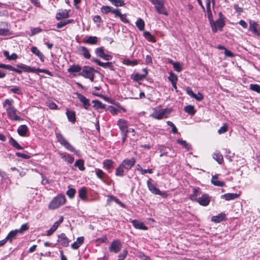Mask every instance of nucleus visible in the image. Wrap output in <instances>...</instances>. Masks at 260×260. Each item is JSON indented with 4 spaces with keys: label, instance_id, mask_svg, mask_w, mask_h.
<instances>
[{
    "label": "nucleus",
    "instance_id": "1",
    "mask_svg": "<svg viewBox=\"0 0 260 260\" xmlns=\"http://www.w3.org/2000/svg\"><path fill=\"white\" fill-rule=\"evenodd\" d=\"M56 137L60 145L64 147L68 150L74 152L77 155H80V152L76 150L75 148L66 140L62 134L60 133H56Z\"/></svg>",
    "mask_w": 260,
    "mask_h": 260
},
{
    "label": "nucleus",
    "instance_id": "2",
    "mask_svg": "<svg viewBox=\"0 0 260 260\" xmlns=\"http://www.w3.org/2000/svg\"><path fill=\"white\" fill-rule=\"evenodd\" d=\"M66 201L65 196L60 194L54 197L50 202L48 205V208L50 209H56L60 206L63 205Z\"/></svg>",
    "mask_w": 260,
    "mask_h": 260
},
{
    "label": "nucleus",
    "instance_id": "3",
    "mask_svg": "<svg viewBox=\"0 0 260 260\" xmlns=\"http://www.w3.org/2000/svg\"><path fill=\"white\" fill-rule=\"evenodd\" d=\"M154 6L157 12L160 14L167 16L168 13L165 7V0H149Z\"/></svg>",
    "mask_w": 260,
    "mask_h": 260
},
{
    "label": "nucleus",
    "instance_id": "4",
    "mask_svg": "<svg viewBox=\"0 0 260 260\" xmlns=\"http://www.w3.org/2000/svg\"><path fill=\"white\" fill-rule=\"evenodd\" d=\"M169 113L170 112L168 111L167 109L154 108V112L150 115V116L156 119H161L164 118H167Z\"/></svg>",
    "mask_w": 260,
    "mask_h": 260
},
{
    "label": "nucleus",
    "instance_id": "5",
    "mask_svg": "<svg viewBox=\"0 0 260 260\" xmlns=\"http://www.w3.org/2000/svg\"><path fill=\"white\" fill-rule=\"evenodd\" d=\"M95 72L93 68L89 66H84L82 69V71L79 73V75L82 76L84 78L89 79L90 80L93 81L94 78Z\"/></svg>",
    "mask_w": 260,
    "mask_h": 260
},
{
    "label": "nucleus",
    "instance_id": "6",
    "mask_svg": "<svg viewBox=\"0 0 260 260\" xmlns=\"http://www.w3.org/2000/svg\"><path fill=\"white\" fill-rule=\"evenodd\" d=\"M151 179H149L147 181V184L149 190L154 194L160 196L163 198H166L167 197V193L161 192L156 187L155 185L151 183Z\"/></svg>",
    "mask_w": 260,
    "mask_h": 260
},
{
    "label": "nucleus",
    "instance_id": "7",
    "mask_svg": "<svg viewBox=\"0 0 260 260\" xmlns=\"http://www.w3.org/2000/svg\"><path fill=\"white\" fill-rule=\"evenodd\" d=\"M122 248L121 242L119 240H115L111 242L109 247V250L110 252L117 253Z\"/></svg>",
    "mask_w": 260,
    "mask_h": 260
},
{
    "label": "nucleus",
    "instance_id": "8",
    "mask_svg": "<svg viewBox=\"0 0 260 260\" xmlns=\"http://www.w3.org/2000/svg\"><path fill=\"white\" fill-rule=\"evenodd\" d=\"M210 24L212 31L215 33L217 31L218 29L222 30L225 23L223 20L217 19L215 21L213 20V22H211Z\"/></svg>",
    "mask_w": 260,
    "mask_h": 260
},
{
    "label": "nucleus",
    "instance_id": "9",
    "mask_svg": "<svg viewBox=\"0 0 260 260\" xmlns=\"http://www.w3.org/2000/svg\"><path fill=\"white\" fill-rule=\"evenodd\" d=\"M17 109L14 107L6 110L9 118L13 121H20L22 119L17 115Z\"/></svg>",
    "mask_w": 260,
    "mask_h": 260
},
{
    "label": "nucleus",
    "instance_id": "10",
    "mask_svg": "<svg viewBox=\"0 0 260 260\" xmlns=\"http://www.w3.org/2000/svg\"><path fill=\"white\" fill-rule=\"evenodd\" d=\"M249 29L254 35L260 37V25L256 22L250 20Z\"/></svg>",
    "mask_w": 260,
    "mask_h": 260
},
{
    "label": "nucleus",
    "instance_id": "11",
    "mask_svg": "<svg viewBox=\"0 0 260 260\" xmlns=\"http://www.w3.org/2000/svg\"><path fill=\"white\" fill-rule=\"evenodd\" d=\"M91 61L96 63L97 64H98L99 66L102 67L104 68H108L111 71L115 70V68H114L112 62H103L101 61L100 60L96 58H92Z\"/></svg>",
    "mask_w": 260,
    "mask_h": 260
},
{
    "label": "nucleus",
    "instance_id": "12",
    "mask_svg": "<svg viewBox=\"0 0 260 260\" xmlns=\"http://www.w3.org/2000/svg\"><path fill=\"white\" fill-rule=\"evenodd\" d=\"M136 159L134 157H132L131 159H124L121 165L123 166L126 170H130L135 164Z\"/></svg>",
    "mask_w": 260,
    "mask_h": 260
},
{
    "label": "nucleus",
    "instance_id": "13",
    "mask_svg": "<svg viewBox=\"0 0 260 260\" xmlns=\"http://www.w3.org/2000/svg\"><path fill=\"white\" fill-rule=\"evenodd\" d=\"M57 242H59L63 247H68L69 245L70 240L66 236L64 233H61L58 236Z\"/></svg>",
    "mask_w": 260,
    "mask_h": 260
},
{
    "label": "nucleus",
    "instance_id": "14",
    "mask_svg": "<svg viewBox=\"0 0 260 260\" xmlns=\"http://www.w3.org/2000/svg\"><path fill=\"white\" fill-rule=\"evenodd\" d=\"M75 94L79 101L83 104L84 108L87 110L90 106L89 100L80 93L76 92Z\"/></svg>",
    "mask_w": 260,
    "mask_h": 260
},
{
    "label": "nucleus",
    "instance_id": "15",
    "mask_svg": "<svg viewBox=\"0 0 260 260\" xmlns=\"http://www.w3.org/2000/svg\"><path fill=\"white\" fill-rule=\"evenodd\" d=\"M196 202L203 206H207L210 203V198L208 194H203L201 197L198 199Z\"/></svg>",
    "mask_w": 260,
    "mask_h": 260
},
{
    "label": "nucleus",
    "instance_id": "16",
    "mask_svg": "<svg viewBox=\"0 0 260 260\" xmlns=\"http://www.w3.org/2000/svg\"><path fill=\"white\" fill-rule=\"evenodd\" d=\"M117 125L121 133L128 132V130L127 129V122L126 120L122 119H119L117 121Z\"/></svg>",
    "mask_w": 260,
    "mask_h": 260
},
{
    "label": "nucleus",
    "instance_id": "17",
    "mask_svg": "<svg viewBox=\"0 0 260 260\" xmlns=\"http://www.w3.org/2000/svg\"><path fill=\"white\" fill-rule=\"evenodd\" d=\"M19 233L17 232L16 230L11 231L5 238V239H3L5 241V244L7 242V241H9L10 243H12L13 240L16 238L17 234Z\"/></svg>",
    "mask_w": 260,
    "mask_h": 260
},
{
    "label": "nucleus",
    "instance_id": "18",
    "mask_svg": "<svg viewBox=\"0 0 260 260\" xmlns=\"http://www.w3.org/2000/svg\"><path fill=\"white\" fill-rule=\"evenodd\" d=\"M239 197V194L234 193H228L221 196V199H224L226 201L233 200L238 199Z\"/></svg>",
    "mask_w": 260,
    "mask_h": 260
},
{
    "label": "nucleus",
    "instance_id": "19",
    "mask_svg": "<svg viewBox=\"0 0 260 260\" xmlns=\"http://www.w3.org/2000/svg\"><path fill=\"white\" fill-rule=\"evenodd\" d=\"M132 223L134 227L137 229L147 230V227L143 223L138 220H133Z\"/></svg>",
    "mask_w": 260,
    "mask_h": 260
},
{
    "label": "nucleus",
    "instance_id": "20",
    "mask_svg": "<svg viewBox=\"0 0 260 260\" xmlns=\"http://www.w3.org/2000/svg\"><path fill=\"white\" fill-rule=\"evenodd\" d=\"M201 193V189L199 187L193 188L192 194L189 196V198L193 202H196L198 198V196Z\"/></svg>",
    "mask_w": 260,
    "mask_h": 260
},
{
    "label": "nucleus",
    "instance_id": "21",
    "mask_svg": "<svg viewBox=\"0 0 260 260\" xmlns=\"http://www.w3.org/2000/svg\"><path fill=\"white\" fill-rule=\"evenodd\" d=\"M31 51L37 55L40 59L42 62L44 61L45 57L44 54L40 52V51L38 49L37 47H32L31 48Z\"/></svg>",
    "mask_w": 260,
    "mask_h": 260
},
{
    "label": "nucleus",
    "instance_id": "22",
    "mask_svg": "<svg viewBox=\"0 0 260 260\" xmlns=\"http://www.w3.org/2000/svg\"><path fill=\"white\" fill-rule=\"evenodd\" d=\"M211 183L215 186L223 187L225 185L224 182L218 180V175H215L212 176L211 179Z\"/></svg>",
    "mask_w": 260,
    "mask_h": 260
},
{
    "label": "nucleus",
    "instance_id": "23",
    "mask_svg": "<svg viewBox=\"0 0 260 260\" xmlns=\"http://www.w3.org/2000/svg\"><path fill=\"white\" fill-rule=\"evenodd\" d=\"M69 17L68 12L66 10H62L57 12L56 15L57 20H59L63 18H67Z\"/></svg>",
    "mask_w": 260,
    "mask_h": 260
},
{
    "label": "nucleus",
    "instance_id": "24",
    "mask_svg": "<svg viewBox=\"0 0 260 260\" xmlns=\"http://www.w3.org/2000/svg\"><path fill=\"white\" fill-rule=\"evenodd\" d=\"M61 157L69 164H72L74 161V158L70 154L63 152L60 154Z\"/></svg>",
    "mask_w": 260,
    "mask_h": 260
},
{
    "label": "nucleus",
    "instance_id": "25",
    "mask_svg": "<svg viewBox=\"0 0 260 260\" xmlns=\"http://www.w3.org/2000/svg\"><path fill=\"white\" fill-rule=\"evenodd\" d=\"M84 238L83 237H78L75 242L71 245V247L73 249H78L84 242Z\"/></svg>",
    "mask_w": 260,
    "mask_h": 260
},
{
    "label": "nucleus",
    "instance_id": "26",
    "mask_svg": "<svg viewBox=\"0 0 260 260\" xmlns=\"http://www.w3.org/2000/svg\"><path fill=\"white\" fill-rule=\"evenodd\" d=\"M17 68L22 69L24 72L27 73H35V68H31L29 66H26L24 64H18L17 66Z\"/></svg>",
    "mask_w": 260,
    "mask_h": 260
},
{
    "label": "nucleus",
    "instance_id": "27",
    "mask_svg": "<svg viewBox=\"0 0 260 260\" xmlns=\"http://www.w3.org/2000/svg\"><path fill=\"white\" fill-rule=\"evenodd\" d=\"M225 216V214L224 213H220L218 215L212 216L211 221L215 223H219L224 219Z\"/></svg>",
    "mask_w": 260,
    "mask_h": 260
},
{
    "label": "nucleus",
    "instance_id": "28",
    "mask_svg": "<svg viewBox=\"0 0 260 260\" xmlns=\"http://www.w3.org/2000/svg\"><path fill=\"white\" fill-rule=\"evenodd\" d=\"M66 114L69 121L74 123L76 122V115L75 112L67 110Z\"/></svg>",
    "mask_w": 260,
    "mask_h": 260
},
{
    "label": "nucleus",
    "instance_id": "29",
    "mask_svg": "<svg viewBox=\"0 0 260 260\" xmlns=\"http://www.w3.org/2000/svg\"><path fill=\"white\" fill-rule=\"evenodd\" d=\"M87 193V190L84 187H82L78 190L79 197L83 201H85L86 199Z\"/></svg>",
    "mask_w": 260,
    "mask_h": 260
},
{
    "label": "nucleus",
    "instance_id": "30",
    "mask_svg": "<svg viewBox=\"0 0 260 260\" xmlns=\"http://www.w3.org/2000/svg\"><path fill=\"white\" fill-rule=\"evenodd\" d=\"M79 51L85 58L89 59L90 58V54L86 47L81 46L79 48Z\"/></svg>",
    "mask_w": 260,
    "mask_h": 260
},
{
    "label": "nucleus",
    "instance_id": "31",
    "mask_svg": "<svg viewBox=\"0 0 260 260\" xmlns=\"http://www.w3.org/2000/svg\"><path fill=\"white\" fill-rule=\"evenodd\" d=\"M28 131L27 126L24 124L20 125L17 129V132L19 136H25Z\"/></svg>",
    "mask_w": 260,
    "mask_h": 260
},
{
    "label": "nucleus",
    "instance_id": "32",
    "mask_svg": "<svg viewBox=\"0 0 260 260\" xmlns=\"http://www.w3.org/2000/svg\"><path fill=\"white\" fill-rule=\"evenodd\" d=\"M82 70L81 67L79 65L73 64L70 66V67L68 69V72L69 73H80Z\"/></svg>",
    "mask_w": 260,
    "mask_h": 260
},
{
    "label": "nucleus",
    "instance_id": "33",
    "mask_svg": "<svg viewBox=\"0 0 260 260\" xmlns=\"http://www.w3.org/2000/svg\"><path fill=\"white\" fill-rule=\"evenodd\" d=\"M13 100L7 99L5 100L3 105L4 107H6V110H7L14 107L13 105Z\"/></svg>",
    "mask_w": 260,
    "mask_h": 260
},
{
    "label": "nucleus",
    "instance_id": "34",
    "mask_svg": "<svg viewBox=\"0 0 260 260\" xmlns=\"http://www.w3.org/2000/svg\"><path fill=\"white\" fill-rule=\"evenodd\" d=\"M177 142L181 145L185 149H186L187 151L191 150L192 149L191 145L187 143L185 140L178 139L177 140Z\"/></svg>",
    "mask_w": 260,
    "mask_h": 260
},
{
    "label": "nucleus",
    "instance_id": "35",
    "mask_svg": "<svg viewBox=\"0 0 260 260\" xmlns=\"http://www.w3.org/2000/svg\"><path fill=\"white\" fill-rule=\"evenodd\" d=\"M10 145L18 150H23V148L21 146L19 143L12 137H11L9 141Z\"/></svg>",
    "mask_w": 260,
    "mask_h": 260
},
{
    "label": "nucleus",
    "instance_id": "36",
    "mask_svg": "<svg viewBox=\"0 0 260 260\" xmlns=\"http://www.w3.org/2000/svg\"><path fill=\"white\" fill-rule=\"evenodd\" d=\"M98 38L95 36H90L87 40H84L83 42L86 44L94 45L98 42Z\"/></svg>",
    "mask_w": 260,
    "mask_h": 260
},
{
    "label": "nucleus",
    "instance_id": "37",
    "mask_svg": "<svg viewBox=\"0 0 260 260\" xmlns=\"http://www.w3.org/2000/svg\"><path fill=\"white\" fill-rule=\"evenodd\" d=\"M213 158L219 164H221L223 162V160L222 155L219 152H214L213 154Z\"/></svg>",
    "mask_w": 260,
    "mask_h": 260
},
{
    "label": "nucleus",
    "instance_id": "38",
    "mask_svg": "<svg viewBox=\"0 0 260 260\" xmlns=\"http://www.w3.org/2000/svg\"><path fill=\"white\" fill-rule=\"evenodd\" d=\"M74 166L78 167L80 171H84L85 170L84 162L83 159H78L76 161Z\"/></svg>",
    "mask_w": 260,
    "mask_h": 260
},
{
    "label": "nucleus",
    "instance_id": "39",
    "mask_svg": "<svg viewBox=\"0 0 260 260\" xmlns=\"http://www.w3.org/2000/svg\"><path fill=\"white\" fill-rule=\"evenodd\" d=\"M136 26L140 31H143L144 29L145 23L143 19L139 18L136 22Z\"/></svg>",
    "mask_w": 260,
    "mask_h": 260
},
{
    "label": "nucleus",
    "instance_id": "40",
    "mask_svg": "<svg viewBox=\"0 0 260 260\" xmlns=\"http://www.w3.org/2000/svg\"><path fill=\"white\" fill-rule=\"evenodd\" d=\"M184 111L188 114L193 115L195 114L196 110H194V107L191 105H188L184 107Z\"/></svg>",
    "mask_w": 260,
    "mask_h": 260
},
{
    "label": "nucleus",
    "instance_id": "41",
    "mask_svg": "<svg viewBox=\"0 0 260 260\" xmlns=\"http://www.w3.org/2000/svg\"><path fill=\"white\" fill-rule=\"evenodd\" d=\"M95 173L98 178L101 179L104 182H105L104 178L106 176V174L102 170L99 169H96Z\"/></svg>",
    "mask_w": 260,
    "mask_h": 260
},
{
    "label": "nucleus",
    "instance_id": "42",
    "mask_svg": "<svg viewBox=\"0 0 260 260\" xmlns=\"http://www.w3.org/2000/svg\"><path fill=\"white\" fill-rule=\"evenodd\" d=\"M110 3L115 7H122L125 5L123 0H109Z\"/></svg>",
    "mask_w": 260,
    "mask_h": 260
},
{
    "label": "nucleus",
    "instance_id": "43",
    "mask_svg": "<svg viewBox=\"0 0 260 260\" xmlns=\"http://www.w3.org/2000/svg\"><path fill=\"white\" fill-rule=\"evenodd\" d=\"M124 168L122 166L121 164L119 167L116 169L115 175L117 176L123 177L124 176Z\"/></svg>",
    "mask_w": 260,
    "mask_h": 260
},
{
    "label": "nucleus",
    "instance_id": "44",
    "mask_svg": "<svg viewBox=\"0 0 260 260\" xmlns=\"http://www.w3.org/2000/svg\"><path fill=\"white\" fill-rule=\"evenodd\" d=\"M76 192V191L75 188H71L70 186H69V189L67 191L66 193L69 198L73 199L75 196Z\"/></svg>",
    "mask_w": 260,
    "mask_h": 260
},
{
    "label": "nucleus",
    "instance_id": "45",
    "mask_svg": "<svg viewBox=\"0 0 260 260\" xmlns=\"http://www.w3.org/2000/svg\"><path fill=\"white\" fill-rule=\"evenodd\" d=\"M92 103L94 104L93 105L94 107H95L96 109H105V105L103 104L102 102L99 101V100H95L92 101Z\"/></svg>",
    "mask_w": 260,
    "mask_h": 260
},
{
    "label": "nucleus",
    "instance_id": "46",
    "mask_svg": "<svg viewBox=\"0 0 260 260\" xmlns=\"http://www.w3.org/2000/svg\"><path fill=\"white\" fill-rule=\"evenodd\" d=\"M113 161L111 159H106L104 160L103 162V165L104 167H105L107 169H110L113 166Z\"/></svg>",
    "mask_w": 260,
    "mask_h": 260
},
{
    "label": "nucleus",
    "instance_id": "47",
    "mask_svg": "<svg viewBox=\"0 0 260 260\" xmlns=\"http://www.w3.org/2000/svg\"><path fill=\"white\" fill-rule=\"evenodd\" d=\"M95 53L98 56L102 58L105 54L104 50L103 47L97 48L95 50Z\"/></svg>",
    "mask_w": 260,
    "mask_h": 260
},
{
    "label": "nucleus",
    "instance_id": "48",
    "mask_svg": "<svg viewBox=\"0 0 260 260\" xmlns=\"http://www.w3.org/2000/svg\"><path fill=\"white\" fill-rule=\"evenodd\" d=\"M112 8L108 6H103L101 7V12L103 14H108L109 12H112Z\"/></svg>",
    "mask_w": 260,
    "mask_h": 260
},
{
    "label": "nucleus",
    "instance_id": "49",
    "mask_svg": "<svg viewBox=\"0 0 260 260\" xmlns=\"http://www.w3.org/2000/svg\"><path fill=\"white\" fill-rule=\"evenodd\" d=\"M29 229L28 224L27 223L22 224L19 229L16 230L20 234H22L24 232L26 231Z\"/></svg>",
    "mask_w": 260,
    "mask_h": 260
},
{
    "label": "nucleus",
    "instance_id": "50",
    "mask_svg": "<svg viewBox=\"0 0 260 260\" xmlns=\"http://www.w3.org/2000/svg\"><path fill=\"white\" fill-rule=\"evenodd\" d=\"M250 89L260 93V85L256 84H251L250 85Z\"/></svg>",
    "mask_w": 260,
    "mask_h": 260
},
{
    "label": "nucleus",
    "instance_id": "51",
    "mask_svg": "<svg viewBox=\"0 0 260 260\" xmlns=\"http://www.w3.org/2000/svg\"><path fill=\"white\" fill-rule=\"evenodd\" d=\"M168 79L171 83L177 82L178 80V77L177 75H176L174 73L170 72Z\"/></svg>",
    "mask_w": 260,
    "mask_h": 260
},
{
    "label": "nucleus",
    "instance_id": "52",
    "mask_svg": "<svg viewBox=\"0 0 260 260\" xmlns=\"http://www.w3.org/2000/svg\"><path fill=\"white\" fill-rule=\"evenodd\" d=\"M108 242V238L106 236H103L101 238H98L95 240V242L97 245H99L101 243H106Z\"/></svg>",
    "mask_w": 260,
    "mask_h": 260
},
{
    "label": "nucleus",
    "instance_id": "53",
    "mask_svg": "<svg viewBox=\"0 0 260 260\" xmlns=\"http://www.w3.org/2000/svg\"><path fill=\"white\" fill-rule=\"evenodd\" d=\"M10 28H0V35L3 36H6L10 34Z\"/></svg>",
    "mask_w": 260,
    "mask_h": 260
},
{
    "label": "nucleus",
    "instance_id": "54",
    "mask_svg": "<svg viewBox=\"0 0 260 260\" xmlns=\"http://www.w3.org/2000/svg\"><path fill=\"white\" fill-rule=\"evenodd\" d=\"M172 64L173 65V68L174 70L178 72H180L182 70V66L178 62H172Z\"/></svg>",
    "mask_w": 260,
    "mask_h": 260
},
{
    "label": "nucleus",
    "instance_id": "55",
    "mask_svg": "<svg viewBox=\"0 0 260 260\" xmlns=\"http://www.w3.org/2000/svg\"><path fill=\"white\" fill-rule=\"evenodd\" d=\"M37 72L44 73L47 74L48 75H49L50 76H52V73L51 72H50L49 70H46V69H41L40 68H37V69L35 68V73H37Z\"/></svg>",
    "mask_w": 260,
    "mask_h": 260
},
{
    "label": "nucleus",
    "instance_id": "56",
    "mask_svg": "<svg viewBox=\"0 0 260 260\" xmlns=\"http://www.w3.org/2000/svg\"><path fill=\"white\" fill-rule=\"evenodd\" d=\"M58 227L54 223L51 226V228L47 231V235L49 236L51 235L57 229Z\"/></svg>",
    "mask_w": 260,
    "mask_h": 260
},
{
    "label": "nucleus",
    "instance_id": "57",
    "mask_svg": "<svg viewBox=\"0 0 260 260\" xmlns=\"http://www.w3.org/2000/svg\"><path fill=\"white\" fill-rule=\"evenodd\" d=\"M10 91L12 93L21 95L22 94V92L20 88L18 87H15L10 89Z\"/></svg>",
    "mask_w": 260,
    "mask_h": 260
},
{
    "label": "nucleus",
    "instance_id": "58",
    "mask_svg": "<svg viewBox=\"0 0 260 260\" xmlns=\"http://www.w3.org/2000/svg\"><path fill=\"white\" fill-rule=\"evenodd\" d=\"M145 77L146 76L144 75L136 74L134 75V79L135 81H139L143 80Z\"/></svg>",
    "mask_w": 260,
    "mask_h": 260
},
{
    "label": "nucleus",
    "instance_id": "59",
    "mask_svg": "<svg viewBox=\"0 0 260 260\" xmlns=\"http://www.w3.org/2000/svg\"><path fill=\"white\" fill-rule=\"evenodd\" d=\"M207 14L210 23L213 22V18L211 9H207Z\"/></svg>",
    "mask_w": 260,
    "mask_h": 260
},
{
    "label": "nucleus",
    "instance_id": "60",
    "mask_svg": "<svg viewBox=\"0 0 260 260\" xmlns=\"http://www.w3.org/2000/svg\"><path fill=\"white\" fill-rule=\"evenodd\" d=\"M228 131V126L226 124H224L223 126H222L218 130V133L219 134H221L225 133Z\"/></svg>",
    "mask_w": 260,
    "mask_h": 260
},
{
    "label": "nucleus",
    "instance_id": "61",
    "mask_svg": "<svg viewBox=\"0 0 260 260\" xmlns=\"http://www.w3.org/2000/svg\"><path fill=\"white\" fill-rule=\"evenodd\" d=\"M16 155L18 157H21L24 159H29L30 158V156L26 154L21 153L20 152H16Z\"/></svg>",
    "mask_w": 260,
    "mask_h": 260
},
{
    "label": "nucleus",
    "instance_id": "62",
    "mask_svg": "<svg viewBox=\"0 0 260 260\" xmlns=\"http://www.w3.org/2000/svg\"><path fill=\"white\" fill-rule=\"evenodd\" d=\"M47 106L50 109H57V105L54 103L53 102H50L49 101L47 103Z\"/></svg>",
    "mask_w": 260,
    "mask_h": 260
},
{
    "label": "nucleus",
    "instance_id": "63",
    "mask_svg": "<svg viewBox=\"0 0 260 260\" xmlns=\"http://www.w3.org/2000/svg\"><path fill=\"white\" fill-rule=\"evenodd\" d=\"M127 254V252L126 250H123L121 253L118 255V260H124L125 257Z\"/></svg>",
    "mask_w": 260,
    "mask_h": 260
},
{
    "label": "nucleus",
    "instance_id": "64",
    "mask_svg": "<svg viewBox=\"0 0 260 260\" xmlns=\"http://www.w3.org/2000/svg\"><path fill=\"white\" fill-rule=\"evenodd\" d=\"M234 8L236 12L238 13V15H240L243 12L242 8L239 7L238 4H234Z\"/></svg>",
    "mask_w": 260,
    "mask_h": 260
}]
</instances>
